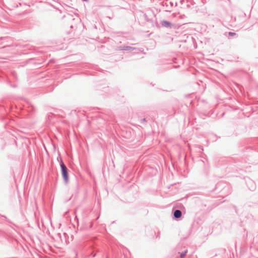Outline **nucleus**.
Masks as SVG:
<instances>
[{
  "label": "nucleus",
  "mask_w": 258,
  "mask_h": 258,
  "mask_svg": "<svg viewBox=\"0 0 258 258\" xmlns=\"http://www.w3.org/2000/svg\"><path fill=\"white\" fill-rule=\"evenodd\" d=\"M60 167L61 169V173L63 178L66 182H68L69 179L68 170L64 164L62 162H61Z\"/></svg>",
  "instance_id": "f257e3e1"
},
{
  "label": "nucleus",
  "mask_w": 258,
  "mask_h": 258,
  "mask_svg": "<svg viewBox=\"0 0 258 258\" xmlns=\"http://www.w3.org/2000/svg\"><path fill=\"white\" fill-rule=\"evenodd\" d=\"M174 216L176 218H179L181 216V212L179 210H176L174 213Z\"/></svg>",
  "instance_id": "f03ea898"
},
{
  "label": "nucleus",
  "mask_w": 258,
  "mask_h": 258,
  "mask_svg": "<svg viewBox=\"0 0 258 258\" xmlns=\"http://www.w3.org/2000/svg\"><path fill=\"white\" fill-rule=\"evenodd\" d=\"M162 24L163 25L166 27H170L171 26V24L169 22L167 21H163Z\"/></svg>",
  "instance_id": "7ed1b4c3"
},
{
  "label": "nucleus",
  "mask_w": 258,
  "mask_h": 258,
  "mask_svg": "<svg viewBox=\"0 0 258 258\" xmlns=\"http://www.w3.org/2000/svg\"><path fill=\"white\" fill-rule=\"evenodd\" d=\"M235 34H236L235 33H232V32L229 33V35L231 36H234V35H235Z\"/></svg>",
  "instance_id": "20e7f679"
},
{
  "label": "nucleus",
  "mask_w": 258,
  "mask_h": 258,
  "mask_svg": "<svg viewBox=\"0 0 258 258\" xmlns=\"http://www.w3.org/2000/svg\"><path fill=\"white\" fill-rule=\"evenodd\" d=\"M184 255H185V254H183V253H182V254H181V258H183V257H184Z\"/></svg>",
  "instance_id": "39448f33"
}]
</instances>
